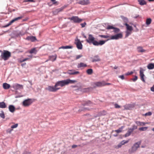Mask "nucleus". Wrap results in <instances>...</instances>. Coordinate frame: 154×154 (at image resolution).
Returning <instances> with one entry per match:
<instances>
[{
  "instance_id": "obj_1",
  "label": "nucleus",
  "mask_w": 154,
  "mask_h": 154,
  "mask_svg": "<svg viewBox=\"0 0 154 154\" xmlns=\"http://www.w3.org/2000/svg\"><path fill=\"white\" fill-rule=\"evenodd\" d=\"M95 38L91 34H89L88 39L86 40V41L89 44L92 43L95 46L102 45L104 44L105 42L109 40L110 39H107L106 41L100 40L99 42H97L95 40Z\"/></svg>"
},
{
  "instance_id": "obj_2",
  "label": "nucleus",
  "mask_w": 154,
  "mask_h": 154,
  "mask_svg": "<svg viewBox=\"0 0 154 154\" xmlns=\"http://www.w3.org/2000/svg\"><path fill=\"white\" fill-rule=\"evenodd\" d=\"M140 144V141L137 142L135 143L129 149L128 151L129 153L131 154L135 152L137 149L139 147Z\"/></svg>"
},
{
  "instance_id": "obj_3",
  "label": "nucleus",
  "mask_w": 154,
  "mask_h": 154,
  "mask_svg": "<svg viewBox=\"0 0 154 154\" xmlns=\"http://www.w3.org/2000/svg\"><path fill=\"white\" fill-rule=\"evenodd\" d=\"M11 56V53L7 51H5L3 53H2L1 57L4 60H6Z\"/></svg>"
},
{
  "instance_id": "obj_4",
  "label": "nucleus",
  "mask_w": 154,
  "mask_h": 154,
  "mask_svg": "<svg viewBox=\"0 0 154 154\" xmlns=\"http://www.w3.org/2000/svg\"><path fill=\"white\" fill-rule=\"evenodd\" d=\"M68 19L72 21L73 22L75 23H79L83 20L82 19H80L78 17L76 16H73L71 17H69Z\"/></svg>"
},
{
  "instance_id": "obj_5",
  "label": "nucleus",
  "mask_w": 154,
  "mask_h": 154,
  "mask_svg": "<svg viewBox=\"0 0 154 154\" xmlns=\"http://www.w3.org/2000/svg\"><path fill=\"white\" fill-rule=\"evenodd\" d=\"M33 102L32 99H28L24 100L22 103V105L25 107H28Z\"/></svg>"
},
{
  "instance_id": "obj_6",
  "label": "nucleus",
  "mask_w": 154,
  "mask_h": 154,
  "mask_svg": "<svg viewBox=\"0 0 154 154\" xmlns=\"http://www.w3.org/2000/svg\"><path fill=\"white\" fill-rule=\"evenodd\" d=\"M55 86L57 88H60L59 87H63L66 85V80L59 81L56 82L55 84Z\"/></svg>"
},
{
  "instance_id": "obj_7",
  "label": "nucleus",
  "mask_w": 154,
  "mask_h": 154,
  "mask_svg": "<svg viewBox=\"0 0 154 154\" xmlns=\"http://www.w3.org/2000/svg\"><path fill=\"white\" fill-rule=\"evenodd\" d=\"M60 89V88H57L55 86V85L54 86H48L46 89L50 91L55 92Z\"/></svg>"
},
{
  "instance_id": "obj_8",
  "label": "nucleus",
  "mask_w": 154,
  "mask_h": 154,
  "mask_svg": "<svg viewBox=\"0 0 154 154\" xmlns=\"http://www.w3.org/2000/svg\"><path fill=\"white\" fill-rule=\"evenodd\" d=\"M122 37V33L117 34L111 36L110 39H118Z\"/></svg>"
},
{
  "instance_id": "obj_9",
  "label": "nucleus",
  "mask_w": 154,
  "mask_h": 154,
  "mask_svg": "<svg viewBox=\"0 0 154 154\" xmlns=\"http://www.w3.org/2000/svg\"><path fill=\"white\" fill-rule=\"evenodd\" d=\"M12 87L16 90L22 89L23 88V87L22 85L17 83L14 84L12 86Z\"/></svg>"
},
{
  "instance_id": "obj_10",
  "label": "nucleus",
  "mask_w": 154,
  "mask_h": 154,
  "mask_svg": "<svg viewBox=\"0 0 154 154\" xmlns=\"http://www.w3.org/2000/svg\"><path fill=\"white\" fill-rule=\"evenodd\" d=\"M94 85L96 87H101L105 85V82L104 81L97 82L94 83Z\"/></svg>"
},
{
  "instance_id": "obj_11",
  "label": "nucleus",
  "mask_w": 154,
  "mask_h": 154,
  "mask_svg": "<svg viewBox=\"0 0 154 154\" xmlns=\"http://www.w3.org/2000/svg\"><path fill=\"white\" fill-rule=\"evenodd\" d=\"M90 3L89 0H82L79 1L78 3L82 5H87Z\"/></svg>"
},
{
  "instance_id": "obj_12",
  "label": "nucleus",
  "mask_w": 154,
  "mask_h": 154,
  "mask_svg": "<svg viewBox=\"0 0 154 154\" xmlns=\"http://www.w3.org/2000/svg\"><path fill=\"white\" fill-rule=\"evenodd\" d=\"M75 41L76 42L75 43L76 45L77 48L79 49H82V45L81 42L80 40L78 39Z\"/></svg>"
},
{
  "instance_id": "obj_13",
  "label": "nucleus",
  "mask_w": 154,
  "mask_h": 154,
  "mask_svg": "<svg viewBox=\"0 0 154 154\" xmlns=\"http://www.w3.org/2000/svg\"><path fill=\"white\" fill-rule=\"evenodd\" d=\"M23 17L22 16H20L17 17L15 18L13 20H12L6 26V27L10 25L12 23L14 22L17 21L18 20H20Z\"/></svg>"
},
{
  "instance_id": "obj_14",
  "label": "nucleus",
  "mask_w": 154,
  "mask_h": 154,
  "mask_svg": "<svg viewBox=\"0 0 154 154\" xmlns=\"http://www.w3.org/2000/svg\"><path fill=\"white\" fill-rule=\"evenodd\" d=\"M67 73L70 75H75L79 74V72L75 71L74 69L69 70L67 71Z\"/></svg>"
},
{
  "instance_id": "obj_15",
  "label": "nucleus",
  "mask_w": 154,
  "mask_h": 154,
  "mask_svg": "<svg viewBox=\"0 0 154 154\" xmlns=\"http://www.w3.org/2000/svg\"><path fill=\"white\" fill-rule=\"evenodd\" d=\"M140 77L141 79L144 82H145V80L144 79V75L143 74V70L140 69Z\"/></svg>"
},
{
  "instance_id": "obj_16",
  "label": "nucleus",
  "mask_w": 154,
  "mask_h": 154,
  "mask_svg": "<svg viewBox=\"0 0 154 154\" xmlns=\"http://www.w3.org/2000/svg\"><path fill=\"white\" fill-rule=\"evenodd\" d=\"M38 51L36 50V48H33L31 49L30 50L28 51L27 52L30 54H36L37 52Z\"/></svg>"
},
{
  "instance_id": "obj_17",
  "label": "nucleus",
  "mask_w": 154,
  "mask_h": 154,
  "mask_svg": "<svg viewBox=\"0 0 154 154\" xmlns=\"http://www.w3.org/2000/svg\"><path fill=\"white\" fill-rule=\"evenodd\" d=\"M124 109L126 110L130 109L131 108L133 107L134 105L132 104H126L124 106Z\"/></svg>"
},
{
  "instance_id": "obj_18",
  "label": "nucleus",
  "mask_w": 154,
  "mask_h": 154,
  "mask_svg": "<svg viewBox=\"0 0 154 154\" xmlns=\"http://www.w3.org/2000/svg\"><path fill=\"white\" fill-rule=\"evenodd\" d=\"M26 39L32 42H34L36 40V37L33 36H28L27 37Z\"/></svg>"
},
{
  "instance_id": "obj_19",
  "label": "nucleus",
  "mask_w": 154,
  "mask_h": 154,
  "mask_svg": "<svg viewBox=\"0 0 154 154\" xmlns=\"http://www.w3.org/2000/svg\"><path fill=\"white\" fill-rule=\"evenodd\" d=\"M100 60V59L98 55L95 56L94 58H92V62H93L99 61Z\"/></svg>"
},
{
  "instance_id": "obj_20",
  "label": "nucleus",
  "mask_w": 154,
  "mask_h": 154,
  "mask_svg": "<svg viewBox=\"0 0 154 154\" xmlns=\"http://www.w3.org/2000/svg\"><path fill=\"white\" fill-rule=\"evenodd\" d=\"M66 85L69 83L72 84L77 82V81L75 80H71L70 79H67L66 80Z\"/></svg>"
},
{
  "instance_id": "obj_21",
  "label": "nucleus",
  "mask_w": 154,
  "mask_h": 154,
  "mask_svg": "<svg viewBox=\"0 0 154 154\" xmlns=\"http://www.w3.org/2000/svg\"><path fill=\"white\" fill-rule=\"evenodd\" d=\"M135 123L138 126H144L146 124H147V123H146L143 122H140L139 121H137L135 122Z\"/></svg>"
},
{
  "instance_id": "obj_22",
  "label": "nucleus",
  "mask_w": 154,
  "mask_h": 154,
  "mask_svg": "<svg viewBox=\"0 0 154 154\" xmlns=\"http://www.w3.org/2000/svg\"><path fill=\"white\" fill-rule=\"evenodd\" d=\"M9 110L11 112H13L15 110V107L12 105H10L8 107Z\"/></svg>"
},
{
  "instance_id": "obj_23",
  "label": "nucleus",
  "mask_w": 154,
  "mask_h": 154,
  "mask_svg": "<svg viewBox=\"0 0 154 154\" xmlns=\"http://www.w3.org/2000/svg\"><path fill=\"white\" fill-rule=\"evenodd\" d=\"M10 85L6 83H4L3 84V87L5 89H7L9 88L10 87Z\"/></svg>"
},
{
  "instance_id": "obj_24",
  "label": "nucleus",
  "mask_w": 154,
  "mask_h": 154,
  "mask_svg": "<svg viewBox=\"0 0 154 154\" xmlns=\"http://www.w3.org/2000/svg\"><path fill=\"white\" fill-rule=\"evenodd\" d=\"M124 25L126 26V29L127 30L131 31L133 30L132 27L129 26L127 23H125Z\"/></svg>"
},
{
  "instance_id": "obj_25",
  "label": "nucleus",
  "mask_w": 154,
  "mask_h": 154,
  "mask_svg": "<svg viewBox=\"0 0 154 154\" xmlns=\"http://www.w3.org/2000/svg\"><path fill=\"white\" fill-rule=\"evenodd\" d=\"M87 66V65L83 63H79L77 66V67L78 68H80L83 67H86Z\"/></svg>"
},
{
  "instance_id": "obj_26",
  "label": "nucleus",
  "mask_w": 154,
  "mask_h": 154,
  "mask_svg": "<svg viewBox=\"0 0 154 154\" xmlns=\"http://www.w3.org/2000/svg\"><path fill=\"white\" fill-rule=\"evenodd\" d=\"M148 69H152L154 68V63H150L147 66Z\"/></svg>"
},
{
  "instance_id": "obj_27",
  "label": "nucleus",
  "mask_w": 154,
  "mask_h": 154,
  "mask_svg": "<svg viewBox=\"0 0 154 154\" xmlns=\"http://www.w3.org/2000/svg\"><path fill=\"white\" fill-rule=\"evenodd\" d=\"M57 56H51L49 57V60H51L53 62L56 60Z\"/></svg>"
},
{
  "instance_id": "obj_28",
  "label": "nucleus",
  "mask_w": 154,
  "mask_h": 154,
  "mask_svg": "<svg viewBox=\"0 0 154 154\" xmlns=\"http://www.w3.org/2000/svg\"><path fill=\"white\" fill-rule=\"evenodd\" d=\"M138 2L139 4L141 5H146V3L144 0H138Z\"/></svg>"
},
{
  "instance_id": "obj_29",
  "label": "nucleus",
  "mask_w": 154,
  "mask_h": 154,
  "mask_svg": "<svg viewBox=\"0 0 154 154\" xmlns=\"http://www.w3.org/2000/svg\"><path fill=\"white\" fill-rule=\"evenodd\" d=\"M6 105L5 103L4 102H0V108H6Z\"/></svg>"
},
{
  "instance_id": "obj_30",
  "label": "nucleus",
  "mask_w": 154,
  "mask_h": 154,
  "mask_svg": "<svg viewBox=\"0 0 154 154\" xmlns=\"http://www.w3.org/2000/svg\"><path fill=\"white\" fill-rule=\"evenodd\" d=\"M137 51L139 52H145L146 51L143 49L141 47H139L137 48Z\"/></svg>"
},
{
  "instance_id": "obj_31",
  "label": "nucleus",
  "mask_w": 154,
  "mask_h": 154,
  "mask_svg": "<svg viewBox=\"0 0 154 154\" xmlns=\"http://www.w3.org/2000/svg\"><path fill=\"white\" fill-rule=\"evenodd\" d=\"M132 132V131H131L130 129H129L127 133H126L125 135V137L129 136L130 135L131 133Z\"/></svg>"
},
{
  "instance_id": "obj_32",
  "label": "nucleus",
  "mask_w": 154,
  "mask_h": 154,
  "mask_svg": "<svg viewBox=\"0 0 154 154\" xmlns=\"http://www.w3.org/2000/svg\"><path fill=\"white\" fill-rule=\"evenodd\" d=\"M123 128L124 127L123 126H122L121 128H119L118 129L116 130L115 131H113V132L115 131L117 133H119L122 131Z\"/></svg>"
},
{
  "instance_id": "obj_33",
  "label": "nucleus",
  "mask_w": 154,
  "mask_h": 154,
  "mask_svg": "<svg viewBox=\"0 0 154 154\" xmlns=\"http://www.w3.org/2000/svg\"><path fill=\"white\" fill-rule=\"evenodd\" d=\"M72 46H62L59 48L63 49H71L72 48Z\"/></svg>"
},
{
  "instance_id": "obj_34",
  "label": "nucleus",
  "mask_w": 154,
  "mask_h": 154,
  "mask_svg": "<svg viewBox=\"0 0 154 154\" xmlns=\"http://www.w3.org/2000/svg\"><path fill=\"white\" fill-rule=\"evenodd\" d=\"M93 70L91 69H87L86 72L88 74L91 75L93 73Z\"/></svg>"
},
{
  "instance_id": "obj_35",
  "label": "nucleus",
  "mask_w": 154,
  "mask_h": 154,
  "mask_svg": "<svg viewBox=\"0 0 154 154\" xmlns=\"http://www.w3.org/2000/svg\"><path fill=\"white\" fill-rule=\"evenodd\" d=\"M152 21L151 19L150 18H147L146 19V23L147 25H149L150 24Z\"/></svg>"
},
{
  "instance_id": "obj_36",
  "label": "nucleus",
  "mask_w": 154,
  "mask_h": 154,
  "mask_svg": "<svg viewBox=\"0 0 154 154\" xmlns=\"http://www.w3.org/2000/svg\"><path fill=\"white\" fill-rule=\"evenodd\" d=\"M99 36L101 37V38H108L110 37V36L108 35H99Z\"/></svg>"
},
{
  "instance_id": "obj_37",
  "label": "nucleus",
  "mask_w": 154,
  "mask_h": 154,
  "mask_svg": "<svg viewBox=\"0 0 154 154\" xmlns=\"http://www.w3.org/2000/svg\"><path fill=\"white\" fill-rule=\"evenodd\" d=\"M129 141V140H123L122 141L121 143L122 145H124L125 144L128 143Z\"/></svg>"
},
{
  "instance_id": "obj_38",
  "label": "nucleus",
  "mask_w": 154,
  "mask_h": 154,
  "mask_svg": "<svg viewBox=\"0 0 154 154\" xmlns=\"http://www.w3.org/2000/svg\"><path fill=\"white\" fill-rule=\"evenodd\" d=\"M147 128V127H143L139 128V129L140 131H144L146 130Z\"/></svg>"
},
{
  "instance_id": "obj_39",
  "label": "nucleus",
  "mask_w": 154,
  "mask_h": 154,
  "mask_svg": "<svg viewBox=\"0 0 154 154\" xmlns=\"http://www.w3.org/2000/svg\"><path fill=\"white\" fill-rule=\"evenodd\" d=\"M113 29V31L116 33H118L120 31V29L119 28H117L114 27V28Z\"/></svg>"
},
{
  "instance_id": "obj_40",
  "label": "nucleus",
  "mask_w": 154,
  "mask_h": 154,
  "mask_svg": "<svg viewBox=\"0 0 154 154\" xmlns=\"http://www.w3.org/2000/svg\"><path fill=\"white\" fill-rule=\"evenodd\" d=\"M131 31L127 30L126 32V35H125V37H128L130 34H131Z\"/></svg>"
},
{
  "instance_id": "obj_41",
  "label": "nucleus",
  "mask_w": 154,
  "mask_h": 154,
  "mask_svg": "<svg viewBox=\"0 0 154 154\" xmlns=\"http://www.w3.org/2000/svg\"><path fill=\"white\" fill-rule=\"evenodd\" d=\"M91 104V102L90 101H88L87 102H86L85 103H84V106L86 105H89Z\"/></svg>"
},
{
  "instance_id": "obj_42",
  "label": "nucleus",
  "mask_w": 154,
  "mask_h": 154,
  "mask_svg": "<svg viewBox=\"0 0 154 154\" xmlns=\"http://www.w3.org/2000/svg\"><path fill=\"white\" fill-rule=\"evenodd\" d=\"M121 18L125 22H128V20L127 18L123 16H121Z\"/></svg>"
},
{
  "instance_id": "obj_43",
  "label": "nucleus",
  "mask_w": 154,
  "mask_h": 154,
  "mask_svg": "<svg viewBox=\"0 0 154 154\" xmlns=\"http://www.w3.org/2000/svg\"><path fill=\"white\" fill-rule=\"evenodd\" d=\"M114 28V27L113 26H112L108 25L107 26L106 29H112Z\"/></svg>"
},
{
  "instance_id": "obj_44",
  "label": "nucleus",
  "mask_w": 154,
  "mask_h": 154,
  "mask_svg": "<svg viewBox=\"0 0 154 154\" xmlns=\"http://www.w3.org/2000/svg\"><path fill=\"white\" fill-rule=\"evenodd\" d=\"M137 126H136L135 125H134L133 126L132 128H130V129L133 132V131L136 129H137Z\"/></svg>"
},
{
  "instance_id": "obj_45",
  "label": "nucleus",
  "mask_w": 154,
  "mask_h": 154,
  "mask_svg": "<svg viewBox=\"0 0 154 154\" xmlns=\"http://www.w3.org/2000/svg\"><path fill=\"white\" fill-rule=\"evenodd\" d=\"M133 72H132V71H131L130 72H128L127 73H126L125 74V75H131L132 74H133Z\"/></svg>"
},
{
  "instance_id": "obj_46",
  "label": "nucleus",
  "mask_w": 154,
  "mask_h": 154,
  "mask_svg": "<svg viewBox=\"0 0 154 154\" xmlns=\"http://www.w3.org/2000/svg\"><path fill=\"white\" fill-rule=\"evenodd\" d=\"M0 116L3 119H4L5 118L4 114V112H3L2 113H0Z\"/></svg>"
},
{
  "instance_id": "obj_47",
  "label": "nucleus",
  "mask_w": 154,
  "mask_h": 154,
  "mask_svg": "<svg viewBox=\"0 0 154 154\" xmlns=\"http://www.w3.org/2000/svg\"><path fill=\"white\" fill-rule=\"evenodd\" d=\"M18 126V124H15L14 125H12L11 126V128H16Z\"/></svg>"
},
{
  "instance_id": "obj_48",
  "label": "nucleus",
  "mask_w": 154,
  "mask_h": 154,
  "mask_svg": "<svg viewBox=\"0 0 154 154\" xmlns=\"http://www.w3.org/2000/svg\"><path fill=\"white\" fill-rule=\"evenodd\" d=\"M122 144L120 142V143H119L116 146V148H120L122 146Z\"/></svg>"
},
{
  "instance_id": "obj_49",
  "label": "nucleus",
  "mask_w": 154,
  "mask_h": 154,
  "mask_svg": "<svg viewBox=\"0 0 154 154\" xmlns=\"http://www.w3.org/2000/svg\"><path fill=\"white\" fill-rule=\"evenodd\" d=\"M82 57V55H77L76 56V57L75 60H78Z\"/></svg>"
},
{
  "instance_id": "obj_50",
  "label": "nucleus",
  "mask_w": 154,
  "mask_h": 154,
  "mask_svg": "<svg viewBox=\"0 0 154 154\" xmlns=\"http://www.w3.org/2000/svg\"><path fill=\"white\" fill-rule=\"evenodd\" d=\"M138 77L137 76H135L134 78L132 79V80L133 82H135L137 79Z\"/></svg>"
},
{
  "instance_id": "obj_51",
  "label": "nucleus",
  "mask_w": 154,
  "mask_h": 154,
  "mask_svg": "<svg viewBox=\"0 0 154 154\" xmlns=\"http://www.w3.org/2000/svg\"><path fill=\"white\" fill-rule=\"evenodd\" d=\"M24 2H35V1L34 0H24Z\"/></svg>"
},
{
  "instance_id": "obj_52",
  "label": "nucleus",
  "mask_w": 154,
  "mask_h": 154,
  "mask_svg": "<svg viewBox=\"0 0 154 154\" xmlns=\"http://www.w3.org/2000/svg\"><path fill=\"white\" fill-rule=\"evenodd\" d=\"M115 107L116 108H120V106L117 103H116L114 105Z\"/></svg>"
},
{
  "instance_id": "obj_53",
  "label": "nucleus",
  "mask_w": 154,
  "mask_h": 154,
  "mask_svg": "<svg viewBox=\"0 0 154 154\" xmlns=\"http://www.w3.org/2000/svg\"><path fill=\"white\" fill-rule=\"evenodd\" d=\"M86 25V23L85 22L84 23L81 24V25L82 28L85 27Z\"/></svg>"
},
{
  "instance_id": "obj_54",
  "label": "nucleus",
  "mask_w": 154,
  "mask_h": 154,
  "mask_svg": "<svg viewBox=\"0 0 154 154\" xmlns=\"http://www.w3.org/2000/svg\"><path fill=\"white\" fill-rule=\"evenodd\" d=\"M152 113L151 112H148L145 114L146 116H151L152 115Z\"/></svg>"
},
{
  "instance_id": "obj_55",
  "label": "nucleus",
  "mask_w": 154,
  "mask_h": 154,
  "mask_svg": "<svg viewBox=\"0 0 154 154\" xmlns=\"http://www.w3.org/2000/svg\"><path fill=\"white\" fill-rule=\"evenodd\" d=\"M13 131L12 129H8L7 130V132L8 133H11L12 131Z\"/></svg>"
},
{
  "instance_id": "obj_56",
  "label": "nucleus",
  "mask_w": 154,
  "mask_h": 154,
  "mask_svg": "<svg viewBox=\"0 0 154 154\" xmlns=\"http://www.w3.org/2000/svg\"><path fill=\"white\" fill-rule=\"evenodd\" d=\"M89 88H85L84 89V91L85 92H87L89 90Z\"/></svg>"
},
{
  "instance_id": "obj_57",
  "label": "nucleus",
  "mask_w": 154,
  "mask_h": 154,
  "mask_svg": "<svg viewBox=\"0 0 154 154\" xmlns=\"http://www.w3.org/2000/svg\"><path fill=\"white\" fill-rule=\"evenodd\" d=\"M119 78H121L123 80L124 79V76L123 75H120L119 76Z\"/></svg>"
},
{
  "instance_id": "obj_58",
  "label": "nucleus",
  "mask_w": 154,
  "mask_h": 154,
  "mask_svg": "<svg viewBox=\"0 0 154 154\" xmlns=\"http://www.w3.org/2000/svg\"><path fill=\"white\" fill-rule=\"evenodd\" d=\"M150 90L151 91L154 92V85L151 88Z\"/></svg>"
},
{
  "instance_id": "obj_59",
  "label": "nucleus",
  "mask_w": 154,
  "mask_h": 154,
  "mask_svg": "<svg viewBox=\"0 0 154 154\" xmlns=\"http://www.w3.org/2000/svg\"><path fill=\"white\" fill-rule=\"evenodd\" d=\"M56 0H51L53 2V4L55 5L57 3V2L55 1Z\"/></svg>"
},
{
  "instance_id": "obj_60",
  "label": "nucleus",
  "mask_w": 154,
  "mask_h": 154,
  "mask_svg": "<svg viewBox=\"0 0 154 154\" xmlns=\"http://www.w3.org/2000/svg\"><path fill=\"white\" fill-rule=\"evenodd\" d=\"M80 146V145H72V148H75L77 146Z\"/></svg>"
},
{
  "instance_id": "obj_61",
  "label": "nucleus",
  "mask_w": 154,
  "mask_h": 154,
  "mask_svg": "<svg viewBox=\"0 0 154 154\" xmlns=\"http://www.w3.org/2000/svg\"><path fill=\"white\" fill-rule=\"evenodd\" d=\"M24 61H27V60H31V59L29 58H26L24 59Z\"/></svg>"
},
{
  "instance_id": "obj_62",
  "label": "nucleus",
  "mask_w": 154,
  "mask_h": 154,
  "mask_svg": "<svg viewBox=\"0 0 154 154\" xmlns=\"http://www.w3.org/2000/svg\"><path fill=\"white\" fill-rule=\"evenodd\" d=\"M86 110H89V109H87V108H84L83 109H82V110L83 111H86Z\"/></svg>"
},
{
  "instance_id": "obj_63",
  "label": "nucleus",
  "mask_w": 154,
  "mask_h": 154,
  "mask_svg": "<svg viewBox=\"0 0 154 154\" xmlns=\"http://www.w3.org/2000/svg\"><path fill=\"white\" fill-rule=\"evenodd\" d=\"M26 63H23L21 64V66L22 67H23L24 66H25L26 65Z\"/></svg>"
},
{
  "instance_id": "obj_64",
  "label": "nucleus",
  "mask_w": 154,
  "mask_h": 154,
  "mask_svg": "<svg viewBox=\"0 0 154 154\" xmlns=\"http://www.w3.org/2000/svg\"><path fill=\"white\" fill-rule=\"evenodd\" d=\"M23 154H30V153L29 152H25Z\"/></svg>"
}]
</instances>
